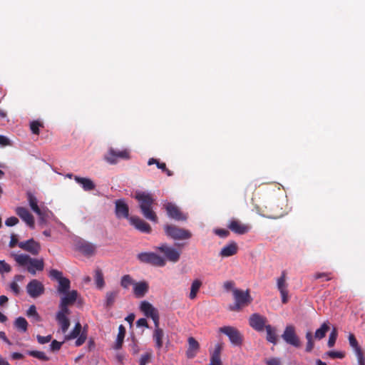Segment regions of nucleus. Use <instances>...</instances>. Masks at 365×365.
<instances>
[{
	"label": "nucleus",
	"mask_w": 365,
	"mask_h": 365,
	"mask_svg": "<svg viewBox=\"0 0 365 365\" xmlns=\"http://www.w3.org/2000/svg\"><path fill=\"white\" fill-rule=\"evenodd\" d=\"M209 365H222L220 356H218L217 354H212L210 364Z\"/></svg>",
	"instance_id": "56"
},
{
	"label": "nucleus",
	"mask_w": 365,
	"mask_h": 365,
	"mask_svg": "<svg viewBox=\"0 0 365 365\" xmlns=\"http://www.w3.org/2000/svg\"><path fill=\"white\" fill-rule=\"evenodd\" d=\"M164 207L167 211L169 217L176 221H186L187 215L180 210V208L172 202H166L164 204Z\"/></svg>",
	"instance_id": "11"
},
{
	"label": "nucleus",
	"mask_w": 365,
	"mask_h": 365,
	"mask_svg": "<svg viewBox=\"0 0 365 365\" xmlns=\"http://www.w3.org/2000/svg\"><path fill=\"white\" fill-rule=\"evenodd\" d=\"M27 200L31 210L39 216L40 218L43 217V213L38 205L36 197L30 192H27Z\"/></svg>",
	"instance_id": "27"
},
{
	"label": "nucleus",
	"mask_w": 365,
	"mask_h": 365,
	"mask_svg": "<svg viewBox=\"0 0 365 365\" xmlns=\"http://www.w3.org/2000/svg\"><path fill=\"white\" fill-rule=\"evenodd\" d=\"M115 214L118 218H128V206L122 200H118L115 201Z\"/></svg>",
	"instance_id": "26"
},
{
	"label": "nucleus",
	"mask_w": 365,
	"mask_h": 365,
	"mask_svg": "<svg viewBox=\"0 0 365 365\" xmlns=\"http://www.w3.org/2000/svg\"><path fill=\"white\" fill-rule=\"evenodd\" d=\"M45 288L42 282L37 279L31 280L26 286V292L32 298H37L44 293Z\"/></svg>",
	"instance_id": "15"
},
{
	"label": "nucleus",
	"mask_w": 365,
	"mask_h": 365,
	"mask_svg": "<svg viewBox=\"0 0 365 365\" xmlns=\"http://www.w3.org/2000/svg\"><path fill=\"white\" fill-rule=\"evenodd\" d=\"M19 220L16 217H8L5 221V225L8 227H12L19 223Z\"/></svg>",
	"instance_id": "55"
},
{
	"label": "nucleus",
	"mask_w": 365,
	"mask_h": 365,
	"mask_svg": "<svg viewBox=\"0 0 365 365\" xmlns=\"http://www.w3.org/2000/svg\"><path fill=\"white\" fill-rule=\"evenodd\" d=\"M262 215L271 219H277L282 216V208L279 209L278 205L274 202H269L265 205L264 210H262Z\"/></svg>",
	"instance_id": "18"
},
{
	"label": "nucleus",
	"mask_w": 365,
	"mask_h": 365,
	"mask_svg": "<svg viewBox=\"0 0 365 365\" xmlns=\"http://www.w3.org/2000/svg\"><path fill=\"white\" fill-rule=\"evenodd\" d=\"M201 286H202V282L200 280L195 279L192 282V283L191 284V287H190V295H189V297L190 299H194L196 298L197 294Z\"/></svg>",
	"instance_id": "39"
},
{
	"label": "nucleus",
	"mask_w": 365,
	"mask_h": 365,
	"mask_svg": "<svg viewBox=\"0 0 365 365\" xmlns=\"http://www.w3.org/2000/svg\"><path fill=\"white\" fill-rule=\"evenodd\" d=\"M331 272H317L314 274V279H322L324 281H329L332 279Z\"/></svg>",
	"instance_id": "44"
},
{
	"label": "nucleus",
	"mask_w": 365,
	"mask_h": 365,
	"mask_svg": "<svg viewBox=\"0 0 365 365\" xmlns=\"http://www.w3.org/2000/svg\"><path fill=\"white\" fill-rule=\"evenodd\" d=\"M134 197L138 202L140 212L143 217L151 222H157L158 216L153 209L155 201L153 195L149 192L138 190L135 192Z\"/></svg>",
	"instance_id": "1"
},
{
	"label": "nucleus",
	"mask_w": 365,
	"mask_h": 365,
	"mask_svg": "<svg viewBox=\"0 0 365 365\" xmlns=\"http://www.w3.org/2000/svg\"><path fill=\"white\" fill-rule=\"evenodd\" d=\"M235 282L232 281H226L224 282L223 287L226 290L232 289L233 291Z\"/></svg>",
	"instance_id": "60"
},
{
	"label": "nucleus",
	"mask_w": 365,
	"mask_h": 365,
	"mask_svg": "<svg viewBox=\"0 0 365 365\" xmlns=\"http://www.w3.org/2000/svg\"><path fill=\"white\" fill-rule=\"evenodd\" d=\"M137 258L141 262L156 267H164L166 264L163 257L154 252H141L138 255Z\"/></svg>",
	"instance_id": "8"
},
{
	"label": "nucleus",
	"mask_w": 365,
	"mask_h": 365,
	"mask_svg": "<svg viewBox=\"0 0 365 365\" xmlns=\"http://www.w3.org/2000/svg\"><path fill=\"white\" fill-rule=\"evenodd\" d=\"M154 322V325H155V329H160L159 327V320H160V317H159V314L151 318Z\"/></svg>",
	"instance_id": "63"
},
{
	"label": "nucleus",
	"mask_w": 365,
	"mask_h": 365,
	"mask_svg": "<svg viewBox=\"0 0 365 365\" xmlns=\"http://www.w3.org/2000/svg\"><path fill=\"white\" fill-rule=\"evenodd\" d=\"M20 242L18 241V239H17V237L16 235L14 234H12L11 235V240L9 242V246L11 247V248H13L15 246L18 245V244Z\"/></svg>",
	"instance_id": "58"
},
{
	"label": "nucleus",
	"mask_w": 365,
	"mask_h": 365,
	"mask_svg": "<svg viewBox=\"0 0 365 365\" xmlns=\"http://www.w3.org/2000/svg\"><path fill=\"white\" fill-rule=\"evenodd\" d=\"M42 126H43L42 123L37 120H34V121L31 122L30 124V128H31L32 133L35 135L39 134V128L42 127Z\"/></svg>",
	"instance_id": "47"
},
{
	"label": "nucleus",
	"mask_w": 365,
	"mask_h": 365,
	"mask_svg": "<svg viewBox=\"0 0 365 365\" xmlns=\"http://www.w3.org/2000/svg\"><path fill=\"white\" fill-rule=\"evenodd\" d=\"M349 341L350 346L354 349L358 359H361L364 357L362 350L359 346L358 341L353 334H349Z\"/></svg>",
	"instance_id": "31"
},
{
	"label": "nucleus",
	"mask_w": 365,
	"mask_h": 365,
	"mask_svg": "<svg viewBox=\"0 0 365 365\" xmlns=\"http://www.w3.org/2000/svg\"><path fill=\"white\" fill-rule=\"evenodd\" d=\"M18 247L32 255H38L41 250L40 243L35 241L33 238L20 242L18 244Z\"/></svg>",
	"instance_id": "16"
},
{
	"label": "nucleus",
	"mask_w": 365,
	"mask_h": 365,
	"mask_svg": "<svg viewBox=\"0 0 365 365\" xmlns=\"http://www.w3.org/2000/svg\"><path fill=\"white\" fill-rule=\"evenodd\" d=\"M155 249L163 253L165 258L170 262H177L180 259V252L175 248L169 247L166 244H162Z\"/></svg>",
	"instance_id": "13"
},
{
	"label": "nucleus",
	"mask_w": 365,
	"mask_h": 365,
	"mask_svg": "<svg viewBox=\"0 0 365 365\" xmlns=\"http://www.w3.org/2000/svg\"><path fill=\"white\" fill-rule=\"evenodd\" d=\"M75 180L80 184L85 191H91L96 188V185L89 178L75 176Z\"/></svg>",
	"instance_id": "28"
},
{
	"label": "nucleus",
	"mask_w": 365,
	"mask_h": 365,
	"mask_svg": "<svg viewBox=\"0 0 365 365\" xmlns=\"http://www.w3.org/2000/svg\"><path fill=\"white\" fill-rule=\"evenodd\" d=\"M118 294L119 290L118 289L107 292L106 294L105 307L108 309L111 308L113 306Z\"/></svg>",
	"instance_id": "30"
},
{
	"label": "nucleus",
	"mask_w": 365,
	"mask_h": 365,
	"mask_svg": "<svg viewBox=\"0 0 365 365\" xmlns=\"http://www.w3.org/2000/svg\"><path fill=\"white\" fill-rule=\"evenodd\" d=\"M125 335V328L123 325L120 324L118 327V334L117 336V339L114 345L115 349H121L123 343V340Z\"/></svg>",
	"instance_id": "33"
},
{
	"label": "nucleus",
	"mask_w": 365,
	"mask_h": 365,
	"mask_svg": "<svg viewBox=\"0 0 365 365\" xmlns=\"http://www.w3.org/2000/svg\"><path fill=\"white\" fill-rule=\"evenodd\" d=\"M237 251V244L235 242L232 241L222 248L220 252V256L222 257H231L236 255Z\"/></svg>",
	"instance_id": "25"
},
{
	"label": "nucleus",
	"mask_w": 365,
	"mask_h": 365,
	"mask_svg": "<svg viewBox=\"0 0 365 365\" xmlns=\"http://www.w3.org/2000/svg\"><path fill=\"white\" fill-rule=\"evenodd\" d=\"M11 290L16 294L18 295L20 292V288L16 282H12L10 284Z\"/></svg>",
	"instance_id": "57"
},
{
	"label": "nucleus",
	"mask_w": 365,
	"mask_h": 365,
	"mask_svg": "<svg viewBox=\"0 0 365 365\" xmlns=\"http://www.w3.org/2000/svg\"><path fill=\"white\" fill-rule=\"evenodd\" d=\"M49 277L56 279L58 282V292L60 294H66L71 287L70 280L63 277V273L57 269H51L49 272Z\"/></svg>",
	"instance_id": "9"
},
{
	"label": "nucleus",
	"mask_w": 365,
	"mask_h": 365,
	"mask_svg": "<svg viewBox=\"0 0 365 365\" xmlns=\"http://www.w3.org/2000/svg\"><path fill=\"white\" fill-rule=\"evenodd\" d=\"M232 294L235 300V304L229 307V309L233 312H239L242 307L250 304L252 298L250 294L249 289L243 291L239 289H234Z\"/></svg>",
	"instance_id": "3"
},
{
	"label": "nucleus",
	"mask_w": 365,
	"mask_h": 365,
	"mask_svg": "<svg viewBox=\"0 0 365 365\" xmlns=\"http://www.w3.org/2000/svg\"><path fill=\"white\" fill-rule=\"evenodd\" d=\"M137 327H144L148 328V324L145 318H140L136 322Z\"/></svg>",
	"instance_id": "59"
},
{
	"label": "nucleus",
	"mask_w": 365,
	"mask_h": 365,
	"mask_svg": "<svg viewBox=\"0 0 365 365\" xmlns=\"http://www.w3.org/2000/svg\"><path fill=\"white\" fill-rule=\"evenodd\" d=\"M51 339L52 336L51 334L47 335L46 336H43L41 335L36 336V339L40 344H45L46 343H48L49 341H51Z\"/></svg>",
	"instance_id": "52"
},
{
	"label": "nucleus",
	"mask_w": 365,
	"mask_h": 365,
	"mask_svg": "<svg viewBox=\"0 0 365 365\" xmlns=\"http://www.w3.org/2000/svg\"><path fill=\"white\" fill-rule=\"evenodd\" d=\"M81 324L77 322L72 331L68 335L66 336V339H71L78 337L81 334Z\"/></svg>",
	"instance_id": "42"
},
{
	"label": "nucleus",
	"mask_w": 365,
	"mask_h": 365,
	"mask_svg": "<svg viewBox=\"0 0 365 365\" xmlns=\"http://www.w3.org/2000/svg\"><path fill=\"white\" fill-rule=\"evenodd\" d=\"M219 332L227 336L232 345L237 346L242 345L243 335L237 328L231 326H225L219 329Z\"/></svg>",
	"instance_id": "6"
},
{
	"label": "nucleus",
	"mask_w": 365,
	"mask_h": 365,
	"mask_svg": "<svg viewBox=\"0 0 365 365\" xmlns=\"http://www.w3.org/2000/svg\"><path fill=\"white\" fill-rule=\"evenodd\" d=\"M267 319L259 314H252L249 318L250 326L257 331H262L267 327Z\"/></svg>",
	"instance_id": "14"
},
{
	"label": "nucleus",
	"mask_w": 365,
	"mask_h": 365,
	"mask_svg": "<svg viewBox=\"0 0 365 365\" xmlns=\"http://www.w3.org/2000/svg\"><path fill=\"white\" fill-rule=\"evenodd\" d=\"M14 326L17 329L26 332L28 328V322L25 318L19 317L16 319Z\"/></svg>",
	"instance_id": "40"
},
{
	"label": "nucleus",
	"mask_w": 365,
	"mask_h": 365,
	"mask_svg": "<svg viewBox=\"0 0 365 365\" xmlns=\"http://www.w3.org/2000/svg\"><path fill=\"white\" fill-rule=\"evenodd\" d=\"M155 164L157 167L160 169L163 172L165 173L168 176H172L173 173L167 168L165 163H160L158 160L155 158H150L148 162V165Z\"/></svg>",
	"instance_id": "35"
},
{
	"label": "nucleus",
	"mask_w": 365,
	"mask_h": 365,
	"mask_svg": "<svg viewBox=\"0 0 365 365\" xmlns=\"http://www.w3.org/2000/svg\"><path fill=\"white\" fill-rule=\"evenodd\" d=\"M130 158V153L128 149L118 150L113 148H110L107 153L104 155V160L111 165L116 164L118 162V159L129 160Z\"/></svg>",
	"instance_id": "5"
},
{
	"label": "nucleus",
	"mask_w": 365,
	"mask_h": 365,
	"mask_svg": "<svg viewBox=\"0 0 365 365\" xmlns=\"http://www.w3.org/2000/svg\"><path fill=\"white\" fill-rule=\"evenodd\" d=\"M0 145L6 146L9 145V140L4 135H0Z\"/></svg>",
	"instance_id": "62"
},
{
	"label": "nucleus",
	"mask_w": 365,
	"mask_h": 365,
	"mask_svg": "<svg viewBox=\"0 0 365 365\" xmlns=\"http://www.w3.org/2000/svg\"><path fill=\"white\" fill-rule=\"evenodd\" d=\"M148 289L149 285L145 281L135 282L133 284V293L137 298L143 297L148 292Z\"/></svg>",
	"instance_id": "23"
},
{
	"label": "nucleus",
	"mask_w": 365,
	"mask_h": 365,
	"mask_svg": "<svg viewBox=\"0 0 365 365\" xmlns=\"http://www.w3.org/2000/svg\"><path fill=\"white\" fill-rule=\"evenodd\" d=\"M327 354L331 359H343L345 356L343 352L336 351H329Z\"/></svg>",
	"instance_id": "51"
},
{
	"label": "nucleus",
	"mask_w": 365,
	"mask_h": 365,
	"mask_svg": "<svg viewBox=\"0 0 365 365\" xmlns=\"http://www.w3.org/2000/svg\"><path fill=\"white\" fill-rule=\"evenodd\" d=\"M164 337V331L162 329H155L153 338L155 344V347L158 349H160L163 347V339Z\"/></svg>",
	"instance_id": "32"
},
{
	"label": "nucleus",
	"mask_w": 365,
	"mask_h": 365,
	"mask_svg": "<svg viewBox=\"0 0 365 365\" xmlns=\"http://www.w3.org/2000/svg\"><path fill=\"white\" fill-rule=\"evenodd\" d=\"M63 342H59L56 340H53L50 344V351L56 352L60 350Z\"/></svg>",
	"instance_id": "50"
},
{
	"label": "nucleus",
	"mask_w": 365,
	"mask_h": 365,
	"mask_svg": "<svg viewBox=\"0 0 365 365\" xmlns=\"http://www.w3.org/2000/svg\"><path fill=\"white\" fill-rule=\"evenodd\" d=\"M76 250L86 257L96 254L97 247L96 245L84 240H78L76 244Z\"/></svg>",
	"instance_id": "17"
},
{
	"label": "nucleus",
	"mask_w": 365,
	"mask_h": 365,
	"mask_svg": "<svg viewBox=\"0 0 365 365\" xmlns=\"http://www.w3.org/2000/svg\"><path fill=\"white\" fill-rule=\"evenodd\" d=\"M11 271V267L5 260H0V274L9 273Z\"/></svg>",
	"instance_id": "46"
},
{
	"label": "nucleus",
	"mask_w": 365,
	"mask_h": 365,
	"mask_svg": "<svg viewBox=\"0 0 365 365\" xmlns=\"http://www.w3.org/2000/svg\"><path fill=\"white\" fill-rule=\"evenodd\" d=\"M27 354L39 360L47 361L49 360V357L46 355L43 351H27Z\"/></svg>",
	"instance_id": "41"
},
{
	"label": "nucleus",
	"mask_w": 365,
	"mask_h": 365,
	"mask_svg": "<svg viewBox=\"0 0 365 365\" xmlns=\"http://www.w3.org/2000/svg\"><path fill=\"white\" fill-rule=\"evenodd\" d=\"M306 339L307 340L306 351L311 352L314 348L313 336L310 331L307 332Z\"/></svg>",
	"instance_id": "45"
},
{
	"label": "nucleus",
	"mask_w": 365,
	"mask_h": 365,
	"mask_svg": "<svg viewBox=\"0 0 365 365\" xmlns=\"http://www.w3.org/2000/svg\"><path fill=\"white\" fill-rule=\"evenodd\" d=\"M15 211L16 215L30 227H34V217L26 207H18Z\"/></svg>",
	"instance_id": "21"
},
{
	"label": "nucleus",
	"mask_w": 365,
	"mask_h": 365,
	"mask_svg": "<svg viewBox=\"0 0 365 365\" xmlns=\"http://www.w3.org/2000/svg\"><path fill=\"white\" fill-rule=\"evenodd\" d=\"M336 338H337V332H336V329H334L331 332L329 337L328 342H327V345L329 347L334 346V345L336 342Z\"/></svg>",
	"instance_id": "49"
},
{
	"label": "nucleus",
	"mask_w": 365,
	"mask_h": 365,
	"mask_svg": "<svg viewBox=\"0 0 365 365\" xmlns=\"http://www.w3.org/2000/svg\"><path fill=\"white\" fill-rule=\"evenodd\" d=\"M140 310L147 317L152 318L153 317L159 314L158 309L155 308L150 302L143 301L140 305Z\"/></svg>",
	"instance_id": "24"
},
{
	"label": "nucleus",
	"mask_w": 365,
	"mask_h": 365,
	"mask_svg": "<svg viewBox=\"0 0 365 365\" xmlns=\"http://www.w3.org/2000/svg\"><path fill=\"white\" fill-rule=\"evenodd\" d=\"M227 227L232 232L237 235H244L247 233L250 230V226L243 224L241 221L237 219H232L230 220Z\"/></svg>",
	"instance_id": "19"
},
{
	"label": "nucleus",
	"mask_w": 365,
	"mask_h": 365,
	"mask_svg": "<svg viewBox=\"0 0 365 365\" xmlns=\"http://www.w3.org/2000/svg\"><path fill=\"white\" fill-rule=\"evenodd\" d=\"M9 299L5 295L0 296V306H4L7 302Z\"/></svg>",
	"instance_id": "64"
},
{
	"label": "nucleus",
	"mask_w": 365,
	"mask_h": 365,
	"mask_svg": "<svg viewBox=\"0 0 365 365\" xmlns=\"http://www.w3.org/2000/svg\"><path fill=\"white\" fill-rule=\"evenodd\" d=\"M264 363L266 365H282L280 359L275 357L265 359Z\"/></svg>",
	"instance_id": "54"
},
{
	"label": "nucleus",
	"mask_w": 365,
	"mask_h": 365,
	"mask_svg": "<svg viewBox=\"0 0 365 365\" xmlns=\"http://www.w3.org/2000/svg\"><path fill=\"white\" fill-rule=\"evenodd\" d=\"M17 264L20 267H26L27 271L32 275H35L36 271H43L44 268V262L43 259L32 258L26 254L10 253Z\"/></svg>",
	"instance_id": "2"
},
{
	"label": "nucleus",
	"mask_w": 365,
	"mask_h": 365,
	"mask_svg": "<svg viewBox=\"0 0 365 365\" xmlns=\"http://www.w3.org/2000/svg\"><path fill=\"white\" fill-rule=\"evenodd\" d=\"M277 287L280 292L282 302L287 304L289 300V292L287 289L288 284L287 283V272L282 271L281 276L277 279Z\"/></svg>",
	"instance_id": "12"
},
{
	"label": "nucleus",
	"mask_w": 365,
	"mask_h": 365,
	"mask_svg": "<svg viewBox=\"0 0 365 365\" xmlns=\"http://www.w3.org/2000/svg\"><path fill=\"white\" fill-rule=\"evenodd\" d=\"M130 225L135 229L144 233H150L152 231L150 225L139 217L132 216L128 218Z\"/></svg>",
	"instance_id": "20"
},
{
	"label": "nucleus",
	"mask_w": 365,
	"mask_h": 365,
	"mask_svg": "<svg viewBox=\"0 0 365 365\" xmlns=\"http://www.w3.org/2000/svg\"><path fill=\"white\" fill-rule=\"evenodd\" d=\"M150 359V355L149 354H144L141 356L140 359V365H145Z\"/></svg>",
	"instance_id": "61"
},
{
	"label": "nucleus",
	"mask_w": 365,
	"mask_h": 365,
	"mask_svg": "<svg viewBox=\"0 0 365 365\" xmlns=\"http://www.w3.org/2000/svg\"><path fill=\"white\" fill-rule=\"evenodd\" d=\"M134 283V280L129 274L123 275L120 280V286L124 289H128L130 285H133Z\"/></svg>",
	"instance_id": "43"
},
{
	"label": "nucleus",
	"mask_w": 365,
	"mask_h": 365,
	"mask_svg": "<svg viewBox=\"0 0 365 365\" xmlns=\"http://www.w3.org/2000/svg\"><path fill=\"white\" fill-rule=\"evenodd\" d=\"M165 235L174 240H190L192 234L188 230L179 227L174 225H165L164 226Z\"/></svg>",
	"instance_id": "4"
},
{
	"label": "nucleus",
	"mask_w": 365,
	"mask_h": 365,
	"mask_svg": "<svg viewBox=\"0 0 365 365\" xmlns=\"http://www.w3.org/2000/svg\"><path fill=\"white\" fill-rule=\"evenodd\" d=\"M64 296L61 298V302L71 305L76 301L78 293L76 290L68 291L66 294H63Z\"/></svg>",
	"instance_id": "29"
},
{
	"label": "nucleus",
	"mask_w": 365,
	"mask_h": 365,
	"mask_svg": "<svg viewBox=\"0 0 365 365\" xmlns=\"http://www.w3.org/2000/svg\"><path fill=\"white\" fill-rule=\"evenodd\" d=\"M214 232L222 238H226L230 235V232L225 229H216Z\"/></svg>",
	"instance_id": "53"
},
{
	"label": "nucleus",
	"mask_w": 365,
	"mask_h": 365,
	"mask_svg": "<svg viewBox=\"0 0 365 365\" xmlns=\"http://www.w3.org/2000/svg\"><path fill=\"white\" fill-rule=\"evenodd\" d=\"M68 304L60 302L59 311L56 313V321L61 327L63 333H66L70 327V320L68 315L70 314V310Z\"/></svg>",
	"instance_id": "7"
},
{
	"label": "nucleus",
	"mask_w": 365,
	"mask_h": 365,
	"mask_svg": "<svg viewBox=\"0 0 365 365\" xmlns=\"http://www.w3.org/2000/svg\"><path fill=\"white\" fill-rule=\"evenodd\" d=\"M265 329L267 331V340L273 344H276L277 343V336L275 328L272 327L270 324H267Z\"/></svg>",
	"instance_id": "36"
},
{
	"label": "nucleus",
	"mask_w": 365,
	"mask_h": 365,
	"mask_svg": "<svg viewBox=\"0 0 365 365\" xmlns=\"http://www.w3.org/2000/svg\"><path fill=\"white\" fill-rule=\"evenodd\" d=\"M329 323L328 322H324L321 327L317 329L314 334L315 339L320 340L326 336L327 332L329 330Z\"/></svg>",
	"instance_id": "37"
},
{
	"label": "nucleus",
	"mask_w": 365,
	"mask_h": 365,
	"mask_svg": "<svg viewBox=\"0 0 365 365\" xmlns=\"http://www.w3.org/2000/svg\"><path fill=\"white\" fill-rule=\"evenodd\" d=\"M282 337L288 344L297 348L301 346L299 338L296 334L294 327L292 325H288L286 327Z\"/></svg>",
	"instance_id": "10"
},
{
	"label": "nucleus",
	"mask_w": 365,
	"mask_h": 365,
	"mask_svg": "<svg viewBox=\"0 0 365 365\" xmlns=\"http://www.w3.org/2000/svg\"><path fill=\"white\" fill-rule=\"evenodd\" d=\"M86 338H87V333L84 329L83 331L81 332V334L78 337V339H76V341L75 342L76 346H81L86 341Z\"/></svg>",
	"instance_id": "48"
},
{
	"label": "nucleus",
	"mask_w": 365,
	"mask_h": 365,
	"mask_svg": "<svg viewBox=\"0 0 365 365\" xmlns=\"http://www.w3.org/2000/svg\"><path fill=\"white\" fill-rule=\"evenodd\" d=\"M26 315L28 317L32 318V321L34 322H40L42 321L41 316L36 311V306L34 304L29 307L26 312Z\"/></svg>",
	"instance_id": "38"
},
{
	"label": "nucleus",
	"mask_w": 365,
	"mask_h": 365,
	"mask_svg": "<svg viewBox=\"0 0 365 365\" xmlns=\"http://www.w3.org/2000/svg\"><path fill=\"white\" fill-rule=\"evenodd\" d=\"M187 342L188 348L186 351V356L188 359H193L200 350V344L192 336L188 338Z\"/></svg>",
	"instance_id": "22"
},
{
	"label": "nucleus",
	"mask_w": 365,
	"mask_h": 365,
	"mask_svg": "<svg viewBox=\"0 0 365 365\" xmlns=\"http://www.w3.org/2000/svg\"><path fill=\"white\" fill-rule=\"evenodd\" d=\"M94 280L98 289H102L105 286V280L102 270L97 268L95 270Z\"/></svg>",
	"instance_id": "34"
}]
</instances>
